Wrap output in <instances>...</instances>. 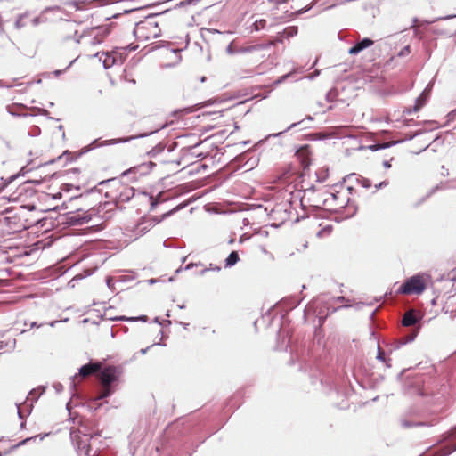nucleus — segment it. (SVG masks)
<instances>
[{
	"label": "nucleus",
	"mask_w": 456,
	"mask_h": 456,
	"mask_svg": "<svg viewBox=\"0 0 456 456\" xmlns=\"http://www.w3.org/2000/svg\"><path fill=\"white\" fill-rule=\"evenodd\" d=\"M134 195L135 192L133 187H123L118 195L116 197L114 205L118 206L119 203L129 202L134 197Z\"/></svg>",
	"instance_id": "1a4fd4ad"
},
{
	"label": "nucleus",
	"mask_w": 456,
	"mask_h": 456,
	"mask_svg": "<svg viewBox=\"0 0 456 456\" xmlns=\"http://www.w3.org/2000/svg\"><path fill=\"white\" fill-rule=\"evenodd\" d=\"M265 26H266V20H265V19L256 20L253 23V27H254L256 31H259V30L265 28Z\"/></svg>",
	"instance_id": "bb28decb"
},
{
	"label": "nucleus",
	"mask_w": 456,
	"mask_h": 456,
	"mask_svg": "<svg viewBox=\"0 0 456 456\" xmlns=\"http://www.w3.org/2000/svg\"><path fill=\"white\" fill-rule=\"evenodd\" d=\"M207 268L208 269V271H216V272L221 271V267L218 265H216L214 264H209L208 267H207Z\"/></svg>",
	"instance_id": "a18cd8bd"
},
{
	"label": "nucleus",
	"mask_w": 456,
	"mask_h": 456,
	"mask_svg": "<svg viewBox=\"0 0 456 456\" xmlns=\"http://www.w3.org/2000/svg\"><path fill=\"white\" fill-rule=\"evenodd\" d=\"M388 185V181L385 180L375 185L376 191Z\"/></svg>",
	"instance_id": "c03bdc74"
},
{
	"label": "nucleus",
	"mask_w": 456,
	"mask_h": 456,
	"mask_svg": "<svg viewBox=\"0 0 456 456\" xmlns=\"http://www.w3.org/2000/svg\"><path fill=\"white\" fill-rule=\"evenodd\" d=\"M444 182H441L439 184L434 186L430 191L429 192L420 200V202H419L418 204H416V206H419L420 203L424 202L426 200H428L429 197H431L434 193H436V191H438L439 190H443V189H445L444 188Z\"/></svg>",
	"instance_id": "aec40b11"
},
{
	"label": "nucleus",
	"mask_w": 456,
	"mask_h": 456,
	"mask_svg": "<svg viewBox=\"0 0 456 456\" xmlns=\"http://www.w3.org/2000/svg\"><path fill=\"white\" fill-rule=\"evenodd\" d=\"M98 395H99V393L95 396H93L89 401V408L94 411L98 410L102 405L101 403H98L99 400H97V401L95 400Z\"/></svg>",
	"instance_id": "c85d7f7f"
},
{
	"label": "nucleus",
	"mask_w": 456,
	"mask_h": 456,
	"mask_svg": "<svg viewBox=\"0 0 456 456\" xmlns=\"http://www.w3.org/2000/svg\"><path fill=\"white\" fill-rule=\"evenodd\" d=\"M27 106L22 103H13L6 107L7 112L13 117H27L28 114L21 112Z\"/></svg>",
	"instance_id": "ddd939ff"
},
{
	"label": "nucleus",
	"mask_w": 456,
	"mask_h": 456,
	"mask_svg": "<svg viewBox=\"0 0 456 456\" xmlns=\"http://www.w3.org/2000/svg\"><path fill=\"white\" fill-rule=\"evenodd\" d=\"M61 197H62V193L61 192H57V193L53 195V200H60V199H61Z\"/></svg>",
	"instance_id": "13d9d810"
},
{
	"label": "nucleus",
	"mask_w": 456,
	"mask_h": 456,
	"mask_svg": "<svg viewBox=\"0 0 456 456\" xmlns=\"http://www.w3.org/2000/svg\"><path fill=\"white\" fill-rule=\"evenodd\" d=\"M298 305V303L296 301V300H292L289 305V309L291 310V309H294L295 307H297Z\"/></svg>",
	"instance_id": "3c124183"
},
{
	"label": "nucleus",
	"mask_w": 456,
	"mask_h": 456,
	"mask_svg": "<svg viewBox=\"0 0 456 456\" xmlns=\"http://www.w3.org/2000/svg\"><path fill=\"white\" fill-rule=\"evenodd\" d=\"M226 52L227 53L229 54H232L234 53V50L232 48V44H229L228 46L226 47Z\"/></svg>",
	"instance_id": "603ef678"
},
{
	"label": "nucleus",
	"mask_w": 456,
	"mask_h": 456,
	"mask_svg": "<svg viewBox=\"0 0 456 456\" xmlns=\"http://www.w3.org/2000/svg\"><path fill=\"white\" fill-rule=\"evenodd\" d=\"M155 345H156V344H153V345H151V346H148V347H146V348L141 349V350H140V353H141L142 354H145L147 353V351H148L151 346H155ZM158 345H159V346H165L164 344H161V343H159Z\"/></svg>",
	"instance_id": "8fccbe9b"
},
{
	"label": "nucleus",
	"mask_w": 456,
	"mask_h": 456,
	"mask_svg": "<svg viewBox=\"0 0 456 456\" xmlns=\"http://www.w3.org/2000/svg\"><path fill=\"white\" fill-rule=\"evenodd\" d=\"M113 62H114L113 58H111L110 56L107 55L105 57V59L103 60V61H102L103 68L105 69L110 68L112 66Z\"/></svg>",
	"instance_id": "72a5a7b5"
},
{
	"label": "nucleus",
	"mask_w": 456,
	"mask_h": 456,
	"mask_svg": "<svg viewBox=\"0 0 456 456\" xmlns=\"http://www.w3.org/2000/svg\"><path fill=\"white\" fill-rule=\"evenodd\" d=\"M298 32V28L297 26H291V27H288L286 28L283 32H282V35L283 37H292L294 36H296Z\"/></svg>",
	"instance_id": "b1692460"
},
{
	"label": "nucleus",
	"mask_w": 456,
	"mask_h": 456,
	"mask_svg": "<svg viewBox=\"0 0 456 456\" xmlns=\"http://www.w3.org/2000/svg\"><path fill=\"white\" fill-rule=\"evenodd\" d=\"M338 96V90L336 88H331L327 92V94L325 95V99L327 102H332L337 99Z\"/></svg>",
	"instance_id": "a878e982"
},
{
	"label": "nucleus",
	"mask_w": 456,
	"mask_h": 456,
	"mask_svg": "<svg viewBox=\"0 0 456 456\" xmlns=\"http://www.w3.org/2000/svg\"><path fill=\"white\" fill-rule=\"evenodd\" d=\"M291 76V72H289L281 77H280L276 81L275 84H281L283 83L287 78H289Z\"/></svg>",
	"instance_id": "37998d69"
},
{
	"label": "nucleus",
	"mask_w": 456,
	"mask_h": 456,
	"mask_svg": "<svg viewBox=\"0 0 456 456\" xmlns=\"http://www.w3.org/2000/svg\"><path fill=\"white\" fill-rule=\"evenodd\" d=\"M140 194L149 198L150 204H151V208H150L151 211H153L157 208V206L161 201H163V200L161 199L162 194H163L162 192H159L156 197H154L152 195H150L149 193L144 192V191L143 192H140Z\"/></svg>",
	"instance_id": "dca6fc26"
},
{
	"label": "nucleus",
	"mask_w": 456,
	"mask_h": 456,
	"mask_svg": "<svg viewBox=\"0 0 456 456\" xmlns=\"http://www.w3.org/2000/svg\"><path fill=\"white\" fill-rule=\"evenodd\" d=\"M93 214L89 211H82L77 208L76 211L69 212L66 217V224L71 226L82 225L89 223Z\"/></svg>",
	"instance_id": "423d86ee"
},
{
	"label": "nucleus",
	"mask_w": 456,
	"mask_h": 456,
	"mask_svg": "<svg viewBox=\"0 0 456 456\" xmlns=\"http://www.w3.org/2000/svg\"><path fill=\"white\" fill-rule=\"evenodd\" d=\"M374 41L371 38L364 37L357 41L352 47L349 48L348 53L351 55H356L366 48L373 45Z\"/></svg>",
	"instance_id": "0eeeda50"
},
{
	"label": "nucleus",
	"mask_w": 456,
	"mask_h": 456,
	"mask_svg": "<svg viewBox=\"0 0 456 456\" xmlns=\"http://www.w3.org/2000/svg\"><path fill=\"white\" fill-rule=\"evenodd\" d=\"M155 166H156V164L151 161H150L148 163H142L139 166L133 167L129 168L128 170L124 171L121 175L126 176L128 174H132V173H139L140 175H147L152 169V167Z\"/></svg>",
	"instance_id": "6e6552de"
},
{
	"label": "nucleus",
	"mask_w": 456,
	"mask_h": 456,
	"mask_svg": "<svg viewBox=\"0 0 456 456\" xmlns=\"http://www.w3.org/2000/svg\"><path fill=\"white\" fill-rule=\"evenodd\" d=\"M240 261L237 251H232L224 260V267L229 268L234 266Z\"/></svg>",
	"instance_id": "f3484780"
},
{
	"label": "nucleus",
	"mask_w": 456,
	"mask_h": 456,
	"mask_svg": "<svg viewBox=\"0 0 456 456\" xmlns=\"http://www.w3.org/2000/svg\"><path fill=\"white\" fill-rule=\"evenodd\" d=\"M44 392H45V388L43 387H38L37 388L32 389L28 393V395L27 396V401H31V403L29 404H26V406L28 409V414H29L32 411L33 403L37 402L38 400V398L41 396V395L44 394Z\"/></svg>",
	"instance_id": "9d476101"
},
{
	"label": "nucleus",
	"mask_w": 456,
	"mask_h": 456,
	"mask_svg": "<svg viewBox=\"0 0 456 456\" xmlns=\"http://www.w3.org/2000/svg\"><path fill=\"white\" fill-rule=\"evenodd\" d=\"M16 407H17V410H18V417H19V419H25V415L23 414L22 411L20 410V403H16Z\"/></svg>",
	"instance_id": "de8ad7c7"
},
{
	"label": "nucleus",
	"mask_w": 456,
	"mask_h": 456,
	"mask_svg": "<svg viewBox=\"0 0 456 456\" xmlns=\"http://www.w3.org/2000/svg\"><path fill=\"white\" fill-rule=\"evenodd\" d=\"M444 188L449 190H456V178L444 182Z\"/></svg>",
	"instance_id": "f704fd0d"
},
{
	"label": "nucleus",
	"mask_w": 456,
	"mask_h": 456,
	"mask_svg": "<svg viewBox=\"0 0 456 456\" xmlns=\"http://www.w3.org/2000/svg\"><path fill=\"white\" fill-rule=\"evenodd\" d=\"M99 370L98 362H89L82 365L78 369V374L82 377H87L93 373H96Z\"/></svg>",
	"instance_id": "f8f14e48"
},
{
	"label": "nucleus",
	"mask_w": 456,
	"mask_h": 456,
	"mask_svg": "<svg viewBox=\"0 0 456 456\" xmlns=\"http://www.w3.org/2000/svg\"><path fill=\"white\" fill-rule=\"evenodd\" d=\"M422 319L423 314L416 309L411 308L403 313L399 327L400 337L394 342L395 349L414 341L420 330Z\"/></svg>",
	"instance_id": "f257e3e1"
},
{
	"label": "nucleus",
	"mask_w": 456,
	"mask_h": 456,
	"mask_svg": "<svg viewBox=\"0 0 456 456\" xmlns=\"http://www.w3.org/2000/svg\"><path fill=\"white\" fill-rule=\"evenodd\" d=\"M129 51H135L137 48H138V45H127L126 47Z\"/></svg>",
	"instance_id": "0e129e2a"
},
{
	"label": "nucleus",
	"mask_w": 456,
	"mask_h": 456,
	"mask_svg": "<svg viewBox=\"0 0 456 456\" xmlns=\"http://www.w3.org/2000/svg\"><path fill=\"white\" fill-rule=\"evenodd\" d=\"M358 183H360L363 188L369 189L371 186V182L368 178L364 177H355Z\"/></svg>",
	"instance_id": "cd10ccee"
},
{
	"label": "nucleus",
	"mask_w": 456,
	"mask_h": 456,
	"mask_svg": "<svg viewBox=\"0 0 456 456\" xmlns=\"http://www.w3.org/2000/svg\"><path fill=\"white\" fill-rule=\"evenodd\" d=\"M212 103H213L212 100H208V101H206V102H202L200 106L199 105H195V106H192V107L183 108L182 110H177L176 112L189 114V113H192L195 110H200L201 107L208 106V105H210Z\"/></svg>",
	"instance_id": "a211bd4d"
},
{
	"label": "nucleus",
	"mask_w": 456,
	"mask_h": 456,
	"mask_svg": "<svg viewBox=\"0 0 456 456\" xmlns=\"http://www.w3.org/2000/svg\"><path fill=\"white\" fill-rule=\"evenodd\" d=\"M428 90V86L421 93V94L416 99L415 105L413 106L412 110H408L406 112L407 114H411V112H417L419 111L423 105L426 103L427 94L426 93Z\"/></svg>",
	"instance_id": "2eb2a0df"
},
{
	"label": "nucleus",
	"mask_w": 456,
	"mask_h": 456,
	"mask_svg": "<svg viewBox=\"0 0 456 456\" xmlns=\"http://www.w3.org/2000/svg\"><path fill=\"white\" fill-rule=\"evenodd\" d=\"M453 18H456V14L447 15V16H444V17H438V18L434 19L433 20H424L423 23L424 24H431V23H434V22H436L437 20H450V19H453Z\"/></svg>",
	"instance_id": "2f4dec72"
},
{
	"label": "nucleus",
	"mask_w": 456,
	"mask_h": 456,
	"mask_svg": "<svg viewBox=\"0 0 456 456\" xmlns=\"http://www.w3.org/2000/svg\"><path fill=\"white\" fill-rule=\"evenodd\" d=\"M403 141H395V142H376V143H373V144H370L369 146H360L359 147V150H364V149H368L371 151H379V150H382V149H387V148H390L397 143H400L402 142Z\"/></svg>",
	"instance_id": "4468645a"
},
{
	"label": "nucleus",
	"mask_w": 456,
	"mask_h": 456,
	"mask_svg": "<svg viewBox=\"0 0 456 456\" xmlns=\"http://www.w3.org/2000/svg\"><path fill=\"white\" fill-rule=\"evenodd\" d=\"M29 170H27L26 169V167H21V169L20 170V173L18 174V175H24L25 173L28 172Z\"/></svg>",
	"instance_id": "338daca9"
},
{
	"label": "nucleus",
	"mask_w": 456,
	"mask_h": 456,
	"mask_svg": "<svg viewBox=\"0 0 456 456\" xmlns=\"http://www.w3.org/2000/svg\"><path fill=\"white\" fill-rule=\"evenodd\" d=\"M76 377H77V375H75V376L71 379V380H70V382H69L70 388H71L72 390H75V388H76V384H75V381H74V379H75Z\"/></svg>",
	"instance_id": "5fc2aeb1"
},
{
	"label": "nucleus",
	"mask_w": 456,
	"mask_h": 456,
	"mask_svg": "<svg viewBox=\"0 0 456 456\" xmlns=\"http://www.w3.org/2000/svg\"><path fill=\"white\" fill-rule=\"evenodd\" d=\"M97 373L102 387L99 390V395L96 397V401L107 398L113 394L114 389L112 388V385L118 381L120 372L117 367L109 365L103 368L99 367Z\"/></svg>",
	"instance_id": "7ed1b4c3"
},
{
	"label": "nucleus",
	"mask_w": 456,
	"mask_h": 456,
	"mask_svg": "<svg viewBox=\"0 0 456 456\" xmlns=\"http://www.w3.org/2000/svg\"><path fill=\"white\" fill-rule=\"evenodd\" d=\"M315 4V2H312L310 4L306 5L305 7L297 11L294 14L295 15H301L303 13H305L307 12L308 11H310Z\"/></svg>",
	"instance_id": "473e14b6"
},
{
	"label": "nucleus",
	"mask_w": 456,
	"mask_h": 456,
	"mask_svg": "<svg viewBox=\"0 0 456 456\" xmlns=\"http://www.w3.org/2000/svg\"><path fill=\"white\" fill-rule=\"evenodd\" d=\"M383 166H384V167H386V168H390V167H391L390 161H389V160H384V161H383Z\"/></svg>",
	"instance_id": "052dcab7"
},
{
	"label": "nucleus",
	"mask_w": 456,
	"mask_h": 456,
	"mask_svg": "<svg viewBox=\"0 0 456 456\" xmlns=\"http://www.w3.org/2000/svg\"><path fill=\"white\" fill-rule=\"evenodd\" d=\"M53 387L57 392H60L62 390V385L61 383H56L53 385Z\"/></svg>",
	"instance_id": "864d4df0"
},
{
	"label": "nucleus",
	"mask_w": 456,
	"mask_h": 456,
	"mask_svg": "<svg viewBox=\"0 0 456 456\" xmlns=\"http://www.w3.org/2000/svg\"><path fill=\"white\" fill-rule=\"evenodd\" d=\"M456 440V426L447 433L443 435V439L437 443L444 441H454ZM456 451V444H451L441 447L439 450L432 452L429 456H448Z\"/></svg>",
	"instance_id": "39448f33"
},
{
	"label": "nucleus",
	"mask_w": 456,
	"mask_h": 456,
	"mask_svg": "<svg viewBox=\"0 0 456 456\" xmlns=\"http://www.w3.org/2000/svg\"><path fill=\"white\" fill-rule=\"evenodd\" d=\"M165 150V145L162 143H158L156 146H154L151 151L147 152L148 156L151 158H155L157 155L163 152Z\"/></svg>",
	"instance_id": "5701e85b"
},
{
	"label": "nucleus",
	"mask_w": 456,
	"mask_h": 456,
	"mask_svg": "<svg viewBox=\"0 0 456 456\" xmlns=\"http://www.w3.org/2000/svg\"><path fill=\"white\" fill-rule=\"evenodd\" d=\"M180 208H181V207H180V206H178V207L175 208H174V209H172L171 211L167 212V213L165 215V216H170L171 214L175 213L176 210H178V209H180Z\"/></svg>",
	"instance_id": "bf43d9fd"
},
{
	"label": "nucleus",
	"mask_w": 456,
	"mask_h": 456,
	"mask_svg": "<svg viewBox=\"0 0 456 456\" xmlns=\"http://www.w3.org/2000/svg\"><path fill=\"white\" fill-rule=\"evenodd\" d=\"M336 300H337L338 302H345V301H346V297H343V296H339V297H338L336 298Z\"/></svg>",
	"instance_id": "774afa93"
},
{
	"label": "nucleus",
	"mask_w": 456,
	"mask_h": 456,
	"mask_svg": "<svg viewBox=\"0 0 456 456\" xmlns=\"http://www.w3.org/2000/svg\"><path fill=\"white\" fill-rule=\"evenodd\" d=\"M276 42H279V43H281L282 42V39L279 38L277 39L276 41H268L266 43H260V44H256V45H253V48L255 50H264V49H267V48H270L271 46H273Z\"/></svg>",
	"instance_id": "4be33fe9"
},
{
	"label": "nucleus",
	"mask_w": 456,
	"mask_h": 456,
	"mask_svg": "<svg viewBox=\"0 0 456 456\" xmlns=\"http://www.w3.org/2000/svg\"><path fill=\"white\" fill-rule=\"evenodd\" d=\"M201 265H202V264L200 262H199V263H190V264H188L184 267V270H190V269H191L194 266H201Z\"/></svg>",
	"instance_id": "09e8293b"
},
{
	"label": "nucleus",
	"mask_w": 456,
	"mask_h": 456,
	"mask_svg": "<svg viewBox=\"0 0 456 456\" xmlns=\"http://www.w3.org/2000/svg\"><path fill=\"white\" fill-rule=\"evenodd\" d=\"M434 32L436 34L444 35V36H452L453 35V33L452 31H448V30H445V29H439V28H435Z\"/></svg>",
	"instance_id": "58836bf2"
},
{
	"label": "nucleus",
	"mask_w": 456,
	"mask_h": 456,
	"mask_svg": "<svg viewBox=\"0 0 456 456\" xmlns=\"http://www.w3.org/2000/svg\"><path fill=\"white\" fill-rule=\"evenodd\" d=\"M377 359L383 362H387L385 353L379 348V346H378ZM386 364H387V366H389L387 363H386Z\"/></svg>",
	"instance_id": "c9c22d12"
},
{
	"label": "nucleus",
	"mask_w": 456,
	"mask_h": 456,
	"mask_svg": "<svg viewBox=\"0 0 456 456\" xmlns=\"http://www.w3.org/2000/svg\"><path fill=\"white\" fill-rule=\"evenodd\" d=\"M157 14L149 15L147 17V19L151 20L152 17H154ZM144 23H146L149 26L158 27V23L157 22H153L151 20H148L146 22H142V21L138 22V23H136V26H135V28L133 30V34H134V37H145V38H149L150 37V36H145L142 33L140 35L142 30L144 28Z\"/></svg>",
	"instance_id": "9b49d317"
},
{
	"label": "nucleus",
	"mask_w": 456,
	"mask_h": 456,
	"mask_svg": "<svg viewBox=\"0 0 456 456\" xmlns=\"http://www.w3.org/2000/svg\"><path fill=\"white\" fill-rule=\"evenodd\" d=\"M316 175H317V181L319 183H322L325 181V179L327 178L328 175L326 173V171H322V172H317L316 173Z\"/></svg>",
	"instance_id": "4c0bfd02"
},
{
	"label": "nucleus",
	"mask_w": 456,
	"mask_h": 456,
	"mask_svg": "<svg viewBox=\"0 0 456 456\" xmlns=\"http://www.w3.org/2000/svg\"><path fill=\"white\" fill-rule=\"evenodd\" d=\"M402 425L404 428H411V427L425 426L426 423L425 422H411V421H408V420H403L402 422Z\"/></svg>",
	"instance_id": "7c9ffc66"
},
{
	"label": "nucleus",
	"mask_w": 456,
	"mask_h": 456,
	"mask_svg": "<svg viewBox=\"0 0 456 456\" xmlns=\"http://www.w3.org/2000/svg\"><path fill=\"white\" fill-rule=\"evenodd\" d=\"M34 438H35V437H28V438H26V439H23V440H21L20 442H19V443L15 445V447H20V446H22V445H25L28 441H30V440H32V439H34Z\"/></svg>",
	"instance_id": "49530a36"
},
{
	"label": "nucleus",
	"mask_w": 456,
	"mask_h": 456,
	"mask_svg": "<svg viewBox=\"0 0 456 456\" xmlns=\"http://www.w3.org/2000/svg\"><path fill=\"white\" fill-rule=\"evenodd\" d=\"M248 237H246V234H243V235H241V236L240 237V239H239V242H240V243H243V242H244L246 240H248Z\"/></svg>",
	"instance_id": "680f3d73"
},
{
	"label": "nucleus",
	"mask_w": 456,
	"mask_h": 456,
	"mask_svg": "<svg viewBox=\"0 0 456 456\" xmlns=\"http://www.w3.org/2000/svg\"><path fill=\"white\" fill-rule=\"evenodd\" d=\"M112 320H114V321H126V322H137V321H141V322H146L148 321V316L143 315V314L136 316V317H127V316H125V315H120V316H117L115 318H112Z\"/></svg>",
	"instance_id": "6ab92c4d"
},
{
	"label": "nucleus",
	"mask_w": 456,
	"mask_h": 456,
	"mask_svg": "<svg viewBox=\"0 0 456 456\" xmlns=\"http://www.w3.org/2000/svg\"><path fill=\"white\" fill-rule=\"evenodd\" d=\"M442 169L444 170V171L441 173V175H442L443 176H447V175H449V170H448V169H445L444 166L442 167Z\"/></svg>",
	"instance_id": "e2e57ef3"
},
{
	"label": "nucleus",
	"mask_w": 456,
	"mask_h": 456,
	"mask_svg": "<svg viewBox=\"0 0 456 456\" xmlns=\"http://www.w3.org/2000/svg\"><path fill=\"white\" fill-rule=\"evenodd\" d=\"M198 2V0H183V1H180L179 3H177L175 7V8H180V7H184V6H188V5H191V4H194Z\"/></svg>",
	"instance_id": "c756f323"
},
{
	"label": "nucleus",
	"mask_w": 456,
	"mask_h": 456,
	"mask_svg": "<svg viewBox=\"0 0 456 456\" xmlns=\"http://www.w3.org/2000/svg\"><path fill=\"white\" fill-rule=\"evenodd\" d=\"M305 120H301V121H298V122H296V123H292L289 126H288L285 130L281 131V132H279V133H275V134H269L267 136V138H270V137H278L280 135H281L282 134L286 133L287 131L297 126H301L303 123H304Z\"/></svg>",
	"instance_id": "393cba45"
},
{
	"label": "nucleus",
	"mask_w": 456,
	"mask_h": 456,
	"mask_svg": "<svg viewBox=\"0 0 456 456\" xmlns=\"http://www.w3.org/2000/svg\"><path fill=\"white\" fill-rule=\"evenodd\" d=\"M426 289L423 275L418 273L404 281L397 289L396 293L403 295H419Z\"/></svg>",
	"instance_id": "20e7f679"
},
{
	"label": "nucleus",
	"mask_w": 456,
	"mask_h": 456,
	"mask_svg": "<svg viewBox=\"0 0 456 456\" xmlns=\"http://www.w3.org/2000/svg\"><path fill=\"white\" fill-rule=\"evenodd\" d=\"M28 20H29V25L32 27H37L41 21L40 17L30 18L28 16Z\"/></svg>",
	"instance_id": "ea45409f"
},
{
	"label": "nucleus",
	"mask_w": 456,
	"mask_h": 456,
	"mask_svg": "<svg viewBox=\"0 0 456 456\" xmlns=\"http://www.w3.org/2000/svg\"><path fill=\"white\" fill-rule=\"evenodd\" d=\"M73 184L71 183H63L61 187V191L69 192L73 189Z\"/></svg>",
	"instance_id": "79ce46f5"
},
{
	"label": "nucleus",
	"mask_w": 456,
	"mask_h": 456,
	"mask_svg": "<svg viewBox=\"0 0 456 456\" xmlns=\"http://www.w3.org/2000/svg\"><path fill=\"white\" fill-rule=\"evenodd\" d=\"M159 130L156 129L155 131H151V132L146 133V134H140L135 135V136H130V137L119 138V139L104 140V141H102V142H100V139H95L90 144H88L87 146H85L84 148H82V150L79 151V153L75 158L72 157V158L69 159V157L72 155V153L70 151H65L58 158L53 159L47 161L46 163H45V165L53 164L57 160L61 159L63 157H66L67 161H74L78 157L82 156L83 154H86V153L89 152L90 151H92V150H94L95 148L102 147V146H107V145H112V144H116V143L128 142H130L133 139L143 138V137L151 135V134H154V133H156Z\"/></svg>",
	"instance_id": "f03ea898"
},
{
	"label": "nucleus",
	"mask_w": 456,
	"mask_h": 456,
	"mask_svg": "<svg viewBox=\"0 0 456 456\" xmlns=\"http://www.w3.org/2000/svg\"><path fill=\"white\" fill-rule=\"evenodd\" d=\"M110 205H111L110 202H104L101 207H102V210H106V212H107V211H109V209H107V208Z\"/></svg>",
	"instance_id": "6e6d98bb"
},
{
	"label": "nucleus",
	"mask_w": 456,
	"mask_h": 456,
	"mask_svg": "<svg viewBox=\"0 0 456 456\" xmlns=\"http://www.w3.org/2000/svg\"><path fill=\"white\" fill-rule=\"evenodd\" d=\"M106 285L110 290H115L114 283H113V278L112 277H107L106 278Z\"/></svg>",
	"instance_id": "a19ab883"
},
{
	"label": "nucleus",
	"mask_w": 456,
	"mask_h": 456,
	"mask_svg": "<svg viewBox=\"0 0 456 456\" xmlns=\"http://www.w3.org/2000/svg\"><path fill=\"white\" fill-rule=\"evenodd\" d=\"M410 53H411V46L406 45L398 53V56L404 57V56L408 55Z\"/></svg>",
	"instance_id": "e433bc0d"
},
{
	"label": "nucleus",
	"mask_w": 456,
	"mask_h": 456,
	"mask_svg": "<svg viewBox=\"0 0 456 456\" xmlns=\"http://www.w3.org/2000/svg\"><path fill=\"white\" fill-rule=\"evenodd\" d=\"M84 197V194H80L79 196H72L69 198V201L77 200L79 199H82Z\"/></svg>",
	"instance_id": "4d7b16f0"
},
{
	"label": "nucleus",
	"mask_w": 456,
	"mask_h": 456,
	"mask_svg": "<svg viewBox=\"0 0 456 456\" xmlns=\"http://www.w3.org/2000/svg\"><path fill=\"white\" fill-rule=\"evenodd\" d=\"M254 51H256V50L253 48V45L248 46V47H247V48H245L243 50V52H246V53H251V52H254Z\"/></svg>",
	"instance_id": "69168bd1"
},
{
	"label": "nucleus",
	"mask_w": 456,
	"mask_h": 456,
	"mask_svg": "<svg viewBox=\"0 0 456 456\" xmlns=\"http://www.w3.org/2000/svg\"><path fill=\"white\" fill-rule=\"evenodd\" d=\"M27 26H29L28 15L27 14L20 15L15 21V27L17 28H21Z\"/></svg>",
	"instance_id": "412c9836"
}]
</instances>
